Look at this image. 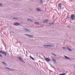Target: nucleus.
I'll return each mask as SVG.
<instances>
[{"label": "nucleus", "mask_w": 75, "mask_h": 75, "mask_svg": "<svg viewBox=\"0 0 75 75\" xmlns=\"http://www.w3.org/2000/svg\"><path fill=\"white\" fill-rule=\"evenodd\" d=\"M71 19L72 20H75V16L74 15L72 14L71 16Z\"/></svg>", "instance_id": "f257e3e1"}, {"label": "nucleus", "mask_w": 75, "mask_h": 75, "mask_svg": "<svg viewBox=\"0 0 75 75\" xmlns=\"http://www.w3.org/2000/svg\"><path fill=\"white\" fill-rule=\"evenodd\" d=\"M45 60L47 61V62H49L50 61H51V59L49 58H45Z\"/></svg>", "instance_id": "f03ea898"}, {"label": "nucleus", "mask_w": 75, "mask_h": 75, "mask_svg": "<svg viewBox=\"0 0 75 75\" xmlns=\"http://www.w3.org/2000/svg\"><path fill=\"white\" fill-rule=\"evenodd\" d=\"M0 53H1V54H4L5 56H6V55L7 54L6 52L2 51H0Z\"/></svg>", "instance_id": "7ed1b4c3"}, {"label": "nucleus", "mask_w": 75, "mask_h": 75, "mask_svg": "<svg viewBox=\"0 0 75 75\" xmlns=\"http://www.w3.org/2000/svg\"><path fill=\"white\" fill-rule=\"evenodd\" d=\"M25 35L26 36H27V37H30V38H32L33 37V35H29L28 34H25Z\"/></svg>", "instance_id": "20e7f679"}, {"label": "nucleus", "mask_w": 75, "mask_h": 75, "mask_svg": "<svg viewBox=\"0 0 75 75\" xmlns=\"http://www.w3.org/2000/svg\"><path fill=\"white\" fill-rule=\"evenodd\" d=\"M19 60H20V61H21V62H23V63H24V62H24V60H23V59H22V58H21V57H19L18 58Z\"/></svg>", "instance_id": "39448f33"}, {"label": "nucleus", "mask_w": 75, "mask_h": 75, "mask_svg": "<svg viewBox=\"0 0 75 75\" xmlns=\"http://www.w3.org/2000/svg\"><path fill=\"white\" fill-rule=\"evenodd\" d=\"M62 7V4L59 3L58 5V7L60 9H61V7Z\"/></svg>", "instance_id": "423d86ee"}, {"label": "nucleus", "mask_w": 75, "mask_h": 75, "mask_svg": "<svg viewBox=\"0 0 75 75\" xmlns=\"http://www.w3.org/2000/svg\"><path fill=\"white\" fill-rule=\"evenodd\" d=\"M20 24L18 23H15L14 24V25H16V26H18V25H20Z\"/></svg>", "instance_id": "0eeeda50"}, {"label": "nucleus", "mask_w": 75, "mask_h": 75, "mask_svg": "<svg viewBox=\"0 0 75 75\" xmlns=\"http://www.w3.org/2000/svg\"><path fill=\"white\" fill-rule=\"evenodd\" d=\"M24 30H25V31H28V32H31V31H30V30H29L28 29H24Z\"/></svg>", "instance_id": "6e6552de"}, {"label": "nucleus", "mask_w": 75, "mask_h": 75, "mask_svg": "<svg viewBox=\"0 0 75 75\" xmlns=\"http://www.w3.org/2000/svg\"><path fill=\"white\" fill-rule=\"evenodd\" d=\"M64 57L65 58H66V59H70V58L69 57H67L66 56H64Z\"/></svg>", "instance_id": "1a4fd4ad"}, {"label": "nucleus", "mask_w": 75, "mask_h": 75, "mask_svg": "<svg viewBox=\"0 0 75 75\" xmlns=\"http://www.w3.org/2000/svg\"><path fill=\"white\" fill-rule=\"evenodd\" d=\"M1 63H2L3 65H7V64L4 62H2Z\"/></svg>", "instance_id": "9d476101"}, {"label": "nucleus", "mask_w": 75, "mask_h": 75, "mask_svg": "<svg viewBox=\"0 0 75 75\" xmlns=\"http://www.w3.org/2000/svg\"><path fill=\"white\" fill-rule=\"evenodd\" d=\"M36 10L38 11H41V10L40 9V8H37L36 9Z\"/></svg>", "instance_id": "9b49d317"}, {"label": "nucleus", "mask_w": 75, "mask_h": 75, "mask_svg": "<svg viewBox=\"0 0 75 75\" xmlns=\"http://www.w3.org/2000/svg\"><path fill=\"white\" fill-rule=\"evenodd\" d=\"M47 47H52L54 46V45H47Z\"/></svg>", "instance_id": "f8f14e48"}, {"label": "nucleus", "mask_w": 75, "mask_h": 75, "mask_svg": "<svg viewBox=\"0 0 75 75\" xmlns=\"http://www.w3.org/2000/svg\"><path fill=\"white\" fill-rule=\"evenodd\" d=\"M67 49H68V50H69V51H72V50L69 47H67Z\"/></svg>", "instance_id": "ddd939ff"}, {"label": "nucleus", "mask_w": 75, "mask_h": 75, "mask_svg": "<svg viewBox=\"0 0 75 75\" xmlns=\"http://www.w3.org/2000/svg\"><path fill=\"white\" fill-rule=\"evenodd\" d=\"M28 21H30V22H33V20L30 19H28Z\"/></svg>", "instance_id": "4468645a"}, {"label": "nucleus", "mask_w": 75, "mask_h": 75, "mask_svg": "<svg viewBox=\"0 0 75 75\" xmlns=\"http://www.w3.org/2000/svg\"><path fill=\"white\" fill-rule=\"evenodd\" d=\"M48 21L47 20H45L44 21V23H47Z\"/></svg>", "instance_id": "2eb2a0df"}, {"label": "nucleus", "mask_w": 75, "mask_h": 75, "mask_svg": "<svg viewBox=\"0 0 75 75\" xmlns=\"http://www.w3.org/2000/svg\"><path fill=\"white\" fill-rule=\"evenodd\" d=\"M30 57L31 59H32V60H33V61H34V59L31 56H30Z\"/></svg>", "instance_id": "dca6fc26"}, {"label": "nucleus", "mask_w": 75, "mask_h": 75, "mask_svg": "<svg viewBox=\"0 0 75 75\" xmlns=\"http://www.w3.org/2000/svg\"><path fill=\"white\" fill-rule=\"evenodd\" d=\"M52 61L54 62V63H55V62H56V61H55V60L54 59H52Z\"/></svg>", "instance_id": "f3484780"}, {"label": "nucleus", "mask_w": 75, "mask_h": 75, "mask_svg": "<svg viewBox=\"0 0 75 75\" xmlns=\"http://www.w3.org/2000/svg\"><path fill=\"white\" fill-rule=\"evenodd\" d=\"M40 2L42 4V3H43V1H42V0H41L40 1Z\"/></svg>", "instance_id": "a211bd4d"}, {"label": "nucleus", "mask_w": 75, "mask_h": 75, "mask_svg": "<svg viewBox=\"0 0 75 75\" xmlns=\"http://www.w3.org/2000/svg\"><path fill=\"white\" fill-rule=\"evenodd\" d=\"M66 74V73H64V74H60V75H65Z\"/></svg>", "instance_id": "6ab92c4d"}, {"label": "nucleus", "mask_w": 75, "mask_h": 75, "mask_svg": "<svg viewBox=\"0 0 75 75\" xmlns=\"http://www.w3.org/2000/svg\"><path fill=\"white\" fill-rule=\"evenodd\" d=\"M5 68L6 69H9V68H8V67H5Z\"/></svg>", "instance_id": "aec40b11"}, {"label": "nucleus", "mask_w": 75, "mask_h": 75, "mask_svg": "<svg viewBox=\"0 0 75 75\" xmlns=\"http://www.w3.org/2000/svg\"><path fill=\"white\" fill-rule=\"evenodd\" d=\"M13 19L14 20H17V18H13Z\"/></svg>", "instance_id": "412c9836"}, {"label": "nucleus", "mask_w": 75, "mask_h": 75, "mask_svg": "<svg viewBox=\"0 0 75 75\" xmlns=\"http://www.w3.org/2000/svg\"><path fill=\"white\" fill-rule=\"evenodd\" d=\"M52 55H54V56H57V55L54 54H52Z\"/></svg>", "instance_id": "4be33fe9"}, {"label": "nucleus", "mask_w": 75, "mask_h": 75, "mask_svg": "<svg viewBox=\"0 0 75 75\" xmlns=\"http://www.w3.org/2000/svg\"><path fill=\"white\" fill-rule=\"evenodd\" d=\"M8 70H9V71H11V70H12V69L9 68V69Z\"/></svg>", "instance_id": "5701e85b"}, {"label": "nucleus", "mask_w": 75, "mask_h": 75, "mask_svg": "<svg viewBox=\"0 0 75 75\" xmlns=\"http://www.w3.org/2000/svg\"><path fill=\"white\" fill-rule=\"evenodd\" d=\"M43 46L44 47H47V45H43Z\"/></svg>", "instance_id": "b1692460"}, {"label": "nucleus", "mask_w": 75, "mask_h": 75, "mask_svg": "<svg viewBox=\"0 0 75 75\" xmlns=\"http://www.w3.org/2000/svg\"><path fill=\"white\" fill-rule=\"evenodd\" d=\"M35 24H39V23L37 22H35Z\"/></svg>", "instance_id": "393cba45"}, {"label": "nucleus", "mask_w": 75, "mask_h": 75, "mask_svg": "<svg viewBox=\"0 0 75 75\" xmlns=\"http://www.w3.org/2000/svg\"><path fill=\"white\" fill-rule=\"evenodd\" d=\"M0 6H3V5L1 4L0 3Z\"/></svg>", "instance_id": "a878e982"}, {"label": "nucleus", "mask_w": 75, "mask_h": 75, "mask_svg": "<svg viewBox=\"0 0 75 75\" xmlns=\"http://www.w3.org/2000/svg\"><path fill=\"white\" fill-rule=\"evenodd\" d=\"M0 57H3V56H2V55H1L0 54Z\"/></svg>", "instance_id": "bb28decb"}, {"label": "nucleus", "mask_w": 75, "mask_h": 75, "mask_svg": "<svg viewBox=\"0 0 75 75\" xmlns=\"http://www.w3.org/2000/svg\"><path fill=\"white\" fill-rule=\"evenodd\" d=\"M63 49H66V48L65 47H63Z\"/></svg>", "instance_id": "cd10ccee"}, {"label": "nucleus", "mask_w": 75, "mask_h": 75, "mask_svg": "<svg viewBox=\"0 0 75 75\" xmlns=\"http://www.w3.org/2000/svg\"><path fill=\"white\" fill-rule=\"evenodd\" d=\"M50 24H51V25H52V24H54V23H51Z\"/></svg>", "instance_id": "c85d7f7f"}, {"label": "nucleus", "mask_w": 75, "mask_h": 75, "mask_svg": "<svg viewBox=\"0 0 75 75\" xmlns=\"http://www.w3.org/2000/svg\"><path fill=\"white\" fill-rule=\"evenodd\" d=\"M11 71H14V70H13V69H12V70H11Z\"/></svg>", "instance_id": "c756f323"}, {"label": "nucleus", "mask_w": 75, "mask_h": 75, "mask_svg": "<svg viewBox=\"0 0 75 75\" xmlns=\"http://www.w3.org/2000/svg\"><path fill=\"white\" fill-rule=\"evenodd\" d=\"M12 33H14V32H12Z\"/></svg>", "instance_id": "7c9ffc66"}]
</instances>
